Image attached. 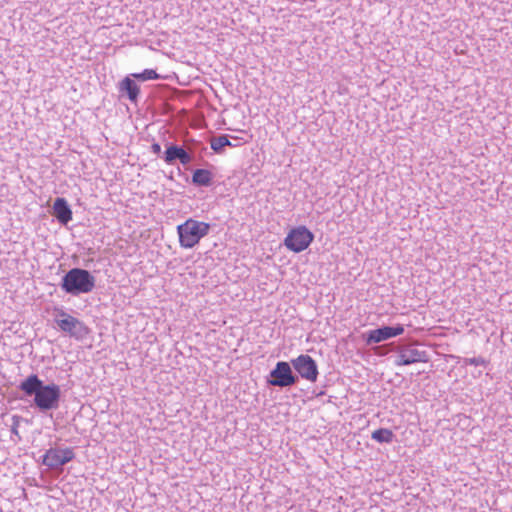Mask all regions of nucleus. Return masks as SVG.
Here are the masks:
<instances>
[{"instance_id":"f257e3e1","label":"nucleus","mask_w":512,"mask_h":512,"mask_svg":"<svg viewBox=\"0 0 512 512\" xmlns=\"http://www.w3.org/2000/svg\"><path fill=\"white\" fill-rule=\"evenodd\" d=\"M25 397L33 396V404L41 412L56 410L61 399L60 386L55 383L45 384L37 374H30L18 386Z\"/></svg>"},{"instance_id":"f03ea898","label":"nucleus","mask_w":512,"mask_h":512,"mask_svg":"<svg viewBox=\"0 0 512 512\" xmlns=\"http://www.w3.org/2000/svg\"><path fill=\"white\" fill-rule=\"evenodd\" d=\"M95 277L85 269H70L61 281V288L67 294L78 296L91 292L95 287Z\"/></svg>"},{"instance_id":"7ed1b4c3","label":"nucleus","mask_w":512,"mask_h":512,"mask_svg":"<svg viewBox=\"0 0 512 512\" xmlns=\"http://www.w3.org/2000/svg\"><path fill=\"white\" fill-rule=\"evenodd\" d=\"M210 225L194 219H188L177 226L179 243L183 248H192L209 233Z\"/></svg>"},{"instance_id":"20e7f679","label":"nucleus","mask_w":512,"mask_h":512,"mask_svg":"<svg viewBox=\"0 0 512 512\" xmlns=\"http://www.w3.org/2000/svg\"><path fill=\"white\" fill-rule=\"evenodd\" d=\"M397 357L396 366H406L414 363H426L429 361V355L425 350H419L417 344L404 343L396 346Z\"/></svg>"},{"instance_id":"39448f33","label":"nucleus","mask_w":512,"mask_h":512,"mask_svg":"<svg viewBox=\"0 0 512 512\" xmlns=\"http://www.w3.org/2000/svg\"><path fill=\"white\" fill-rule=\"evenodd\" d=\"M299 378L295 375L288 362L279 361L276 363L267 377V384L274 387H290L298 382Z\"/></svg>"},{"instance_id":"423d86ee","label":"nucleus","mask_w":512,"mask_h":512,"mask_svg":"<svg viewBox=\"0 0 512 512\" xmlns=\"http://www.w3.org/2000/svg\"><path fill=\"white\" fill-rule=\"evenodd\" d=\"M314 240L313 233L305 226H298L290 230L284 239V245L290 251L299 253L308 248Z\"/></svg>"},{"instance_id":"0eeeda50","label":"nucleus","mask_w":512,"mask_h":512,"mask_svg":"<svg viewBox=\"0 0 512 512\" xmlns=\"http://www.w3.org/2000/svg\"><path fill=\"white\" fill-rule=\"evenodd\" d=\"M75 458L72 448H50L43 455L42 463L50 469H58Z\"/></svg>"},{"instance_id":"6e6552de","label":"nucleus","mask_w":512,"mask_h":512,"mask_svg":"<svg viewBox=\"0 0 512 512\" xmlns=\"http://www.w3.org/2000/svg\"><path fill=\"white\" fill-rule=\"evenodd\" d=\"M294 369L299 375L311 382H315L318 377V367L316 361L307 354H301L291 361Z\"/></svg>"},{"instance_id":"1a4fd4ad","label":"nucleus","mask_w":512,"mask_h":512,"mask_svg":"<svg viewBox=\"0 0 512 512\" xmlns=\"http://www.w3.org/2000/svg\"><path fill=\"white\" fill-rule=\"evenodd\" d=\"M55 322L61 331L76 339H81L88 334V328L84 323L73 316L67 318H55Z\"/></svg>"},{"instance_id":"9d476101","label":"nucleus","mask_w":512,"mask_h":512,"mask_svg":"<svg viewBox=\"0 0 512 512\" xmlns=\"http://www.w3.org/2000/svg\"><path fill=\"white\" fill-rule=\"evenodd\" d=\"M404 333V327L401 324L396 326H383L374 330H371L367 334V344L379 343L390 339L392 337L399 336Z\"/></svg>"},{"instance_id":"9b49d317","label":"nucleus","mask_w":512,"mask_h":512,"mask_svg":"<svg viewBox=\"0 0 512 512\" xmlns=\"http://www.w3.org/2000/svg\"><path fill=\"white\" fill-rule=\"evenodd\" d=\"M163 159L168 164L179 160L182 165H187L192 161L191 155L183 147L174 144L167 147Z\"/></svg>"},{"instance_id":"f8f14e48","label":"nucleus","mask_w":512,"mask_h":512,"mask_svg":"<svg viewBox=\"0 0 512 512\" xmlns=\"http://www.w3.org/2000/svg\"><path fill=\"white\" fill-rule=\"evenodd\" d=\"M118 91L120 97H127L132 103H136L138 101L140 88L129 76L119 82Z\"/></svg>"},{"instance_id":"ddd939ff","label":"nucleus","mask_w":512,"mask_h":512,"mask_svg":"<svg viewBox=\"0 0 512 512\" xmlns=\"http://www.w3.org/2000/svg\"><path fill=\"white\" fill-rule=\"evenodd\" d=\"M54 215L62 224H67L72 219V211L64 198H56L53 204Z\"/></svg>"},{"instance_id":"4468645a","label":"nucleus","mask_w":512,"mask_h":512,"mask_svg":"<svg viewBox=\"0 0 512 512\" xmlns=\"http://www.w3.org/2000/svg\"><path fill=\"white\" fill-rule=\"evenodd\" d=\"M213 175L207 169H196L192 175V183L197 186H210Z\"/></svg>"},{"instance_id":"2eb2a0df","label":"nucleus","mask_w":512,"mask_h":512,"mask_svg":"<svg viewBox=\"0 0 512 512\" xmlns=\"http://www.w3.org/2000/svg\"><path fill=\"white\" fill-rule=\"evenodd\" d=\"M371 438L379 443H391L394 433L390 429L380 428L372 432Z\"/></svg>"},{"instance_id":"dca6fc26","label":"nucleus","mask_w":512,"mask_h":512,"mask_svg":"<svg viewBox=\"0 0 512 512\" xmlns=\"http://www.w3.org/2000/svg\"><path fill=\"white\" fill-rule=\"evenodd\" d=\"M211 148L216 153H220L225 146H236L232 144L227 135H221L211 139Z\"/></svg>"},{"instance_id":"f3484780","label":"nucleus","mask_w":512,"mask_h":512,"mask_svg":"<svg viewBox=\"0 0 512 512\" xmlns=\"http://www.w3.org/2000/svg\"><path fill=\"white\" fill-rule=\"evenodd\" d=\"M132 77H134L138 80H141V81L156 80V79L160 78V76L157 74V72L153 69H145L141 73H134V74H132Z\"/></svg>"},{"instance_id":"a211bd4d","label":"nucleus","mask_w":512,"mask_h":512,"mask_svg":"<svg viewBox=\"0 0 512 512\" xmlns=\"http://www.w3.org/2000/svg\"><path fill=\"white\" fill-rule=\"evenodd\" d=\"M22 420H23V418L21 416H19V415H14L12 417L11 432H12V434H14L18 438V440L21 439V436H20V434L18 432V427H19V425H20Z\"/></svg>"},{"instance_id":"6ab92c4d","label":"nucleus","mask_w":512,"mask_h":512,"mask_svg":"<svg viewBox=\"0 0 512 512\" xmlns=\"http://www.w3.org/2000/svg\"><path fill=\"white\" fill-rule=\"evenodd\" d=\"M466 364L473 365V366H485L486 360L483 357H473V358H466L464 360Z\"/></svg>"},{"instance_id":"aec40b11","label":"nucleus","mask_w":512,"mask_h":512,"mask_svg":"<svg viewBox=\"0 0 512 512\" xmlns=\"http://www.w3.org/2000/svg\"><path fill=\"white\" fill-rule=\"evenodd\" d=\"M55 318H67V317H71L70 314H68L67 312H65L63 309L61 308H56L55 309Z\"/></svg>"},{"instance_id":"412c9836","label":"nucleus","mask_w":512,"mask_h":512,"mask_svg":"<svg viewBox=\"0 0 512 512\" xmlns=\"http://www.w3.org/2000/svg\"><path fill=\"white\" fill-rule=\"evenodd\" d=\"M151 151L154 154H160L161 153V146L159 143H153L151 146Z\"/></svg>"}]
</instances>
